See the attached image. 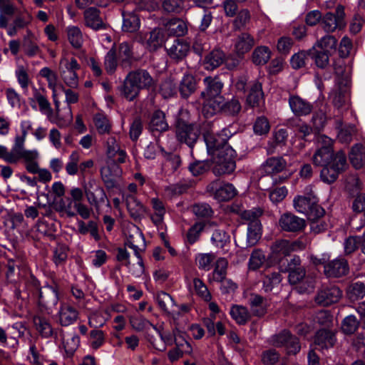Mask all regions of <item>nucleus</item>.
Wrapping results in <instances>:
<instances>
[{
  "label": "nucleus",
  "mask_w": 365,
  "mask_h": 365,
  "mask_svg": "<svg viewBox=\"0 0 365 365\" xmlns=\"http://www.w3.org/2000/svg\"><path fill=\"white\" fill-rule=\"evenodd\" d=\"M129 230L130 233L128 235L125 245L133 250L135 255L138 258L137 264L138 267L136 270H132L130 267V254L124 248H118L116 259L129 267L133 274L136 277H139L144 272V265L140 253L145 247V238L138 227L131 225L129 226Z\"/></svg>",
  "instance_id": "f257e3e1"
},
{
  "label": "nucleus",
  "mask_w": 365,
  "mask_h": 365,
  "mask_svg": "<svg viewBox=\"0 0 365 365\" xmlns=\"http://www.w3.org/2000/svg\"><path fill=\"white\" fill-rule=\"evenodd\" d=\"M156 86V81L152 75L143 68L130 71L124 79L121 89L122 94L128 101H134L141 90H153Z\"/></svg>",
  "instance_id": "f03ea898"
},
{
  "label": "nucleus",
  "mask_w": 365,
  "mask_h": 365,
  "mask_svg": "<svg viewBox=\"0 0 365 365\" xmlns=\"http://www.w3.org/2000/svg\"><path fill=\"white\" fill-rule=\"evenodd\" d=\"M236 152L230 145H225L212 155V172L217 176L232 173L236 168Z\"/></svg>",
  "instance_id": "7ed1b4c3"
},
{
  "label": "nucleus",
  "mask_w": 365,
  "mask_h": 365,
  "mask_svg": "<svg viewBox=\"0 0 365 365\" xmlns=\"http://www.w3.org/2000/svg\"><path fill=\"white\" fill-rule=\"evenodd\" d=\"M81 185L88 202L96 210H98L106 202L108 206H110L104 189L96 180L90 178L88 181H83Z\"/></svg>",
  "instance_id": "20e7f679"
},
{
  "label": "nucleus",
  "mask_w": 365,
  "mask_h": 365,
  "mask_svg": "<svg viewBox=\"0 0 365 365\" xmlns=\"http://www.w3.org/2000/svg\"><path fill=\"white\" fill-rule=\"evenodd\" d=\"M34 286L38 289V305L41 309L52 310L58 304V287L56 283L46 284L38 287V282L34 280Z\"/></svg>",
  "instance_id": "39448f33"
},
{
  "label": "nucleus",
  "mask_w": 365,
  "mask_h": 365,
  "mask_svg": "<svg viewBox=\"0 0 365 365\" xmlns=\"http://www.w3.org/2000/svg\"><path fill=\"white\" fill-rule=\"evenodd\" d=\"M80 69V65L76 58L69 59L63 56L59 62L58 71L61 79L70 88H76L78 86V76L76 71Z\"/></svg>",
  "instance_id": "423d86ee"
},
{
  "label": "nucleus",
  "mask_w": 365,
  "mask_h": 365,
  "mask_svg": "<svg viewBox=\"0 0 365 365\" xmlns=\"http://www.w3.org/2000/svg\"><path fill=\"white\" fill-rule=\"evenodd\" d=\"M270 343L276 347H285L289 354H296L301 349L299 339L287 329L273 335L270 339Z\"/></svg>",
  "instance_id": "0eeeda50"
},
{
  "label": "nucleus",
  "mask_w": 365,
  "mask_h": 365,
  "mask_svg": "<svg viewBox=\"0 0 365 365\" xmlns=\"http://www.w3.org/2000/svg\"><path fill=\"white\" fill-rule=\"evenodd\" d=\"M344 7L342 5H338L336 8L335 14L327 12L322 19L321 24L323 29L331 33L336 29H341L346 26Z\"/></svg>",
  "instance_id": "6e6552de"
},
{
  "label": "nucleus",
  "mask_w": 365,
  "mask_h": 365,
  "mask_svg": "<svg viewBox=\"0 0 365 365\" xmlns=\"http://www.w3.org/2000/svg\"><path fill=\"white\" fill-rule=\"evenodd\" d=\"M207 191L220 202L228 201L237 194V190L232 184L225 183L220 180L211 182L207 186Z\"/></svg>",
  "instance_id": "1a4fd4ad"
},
{
  "label": "nucleus",
  "mask_w": 365,
  "mask_h": 365,
  "mask_svg": "<svg viewBox=\"0 0 365 365\" xmlns=\"http://www.w3.org/2000/svg\"><path fill=\"white\" fill-rule=\"evenodd\" d=\"M178 140L192 148L199 137V130L193 125L183 120H178L176 126Z\"/></svg>",
  "instance_id": "9d476101"
},
{
  "label": "nucleus",
  "mask_w": 365,
  "mask_h": 365,
  "mask_svg": "<svg viewBox=\"0 0 365 365\" xmlns=\"http://www.w3.org/2000/svg\"><path fill=\"white\" fill-rule=\"evenodd\" d=\"M123 197L130 217L135 221L140 220L147 212L146 207L137 198L135 195L124 194Z\"/></svg>",
  "instance_id": "9b49d317"
},
{
  "label": "nucleus",
  "mask_w": 365,
  "mask_h": 365,
  "mask_svg": "<svg viewBox=\"0 0 365 365\" xmlns=\"http://www.w3.org/2000/svg\"><path fill=\"white\" fill-rule=\"evenodd\" d=\"M279 227L285 232H296L301 231L306 226L305 220L291 212L282 214L279 220Z\"/></svg>",
  "instance_id": "f8f14e48"
},
{
  "label": "nucleus",
  "mask_w": 365,
  "mask_h": 365,
  "mask_svg": "<svg viewBox=\"0 0 365 365\" xmlns=\"http://www.w3.org/2000/svg\"><path fill=\"white\" fill-rule=\"evenodd\" d=\"M349 264L344 258H336L327 262L324 267V273L327 277H341L349 273Z\"/></svg>",
  "instance_id": "ddd939ff"
},
{
  "label": "nucleus",
  "mask_w": 365,
  "mask_h": 365,
  "mask_svg": "<svg viewBox=\"0 0 365 365\" xmlns=\"http://www.w3.org/2000/svg\"><path fill=\"white\" fill-rule=\"evenodd\" d=\"M255 45V38L247 32H242L235 38L234 51L237 57L243 58L245 54L250 52Z\"/></svg>",
  "instance_id": "4468645a"
},
{
  "label": "nucleus",
  "mask_w": 365,
  "mask_h": 365,
  "mask_svg": "<svg viewBox=\"0 0 365 365\" xmlns=\"http://www.w3.org/2000/svg\"><path fill=\"white\" fill-rule=\"evenodd\" d=\"M122 170L115 163H110L101 169V175L106 187L113 189L117 185V180L121 176Z\"/></svg>",
  "instance_id": "2eb2a0df"
},
{
  "label": "nucleus",
  "mask_w": 365,
  "mask_h": 365,
  "mask_svg": "<svg viewBox=\"0 0 365 365\" xmlns=\"http://www.w3.org/2000/svg\"><path fill=\"white\" fill-rule=\"evenodd\" d=\"M342 296L340 289L336 286L321 289L315 297L316 302L322 306H329L337 302Z\"/></svg>",
  "instance_id": "dca6fc26"
},
{
  "label": "nucleus",
  "mask_w": 365,
  "mask_h": 365,
  "mask_svg": "<svg viewBox=\"0 0 365 365\" xmlns=\"http://www.w3.org/2000/svg\"><path fill=\"white\" fill-rule=\"evenodd\" d=\"M144 38L145 40H143L140 37L139 41L145 45L149 51H157L163 46L165 41L164 31L159 28L154 29L146 34Z\"/></svg>",
  "instance_id": "f3484780"
},
{
  "label": "nucleus",
  "mask_w": 365,
  "mask_h": 365,
  "mask_svg": "<svg viewBox=\"0 0 365 365\" xmlns=\"http://www.w3.org/2000/svg\"><path fill=\"white\" fill-rule=\"evenodd\" d=\"M289 105L294 115L301 117L310 114L313 109L312 104L299 96H290Z\"/></svg>",
  "instance_id": "a211bd4d"
},
{
  "label": "nucleus",
  "mask_w": 365,
  "mask_h": 365,
  "mask_svg": "<svg viewBox=\"0 0 365 365\" xmlns=\"http://www.w3.org/2000/svg\"><path fill=\"white\" fill-rule=\"evenodd\" d=\"M85 25L93 30L98 31L106 29V24L100 16V10L96 7H89L83 13Z\"/></svg>",
  "instance_id": "6ab92c4d"
},
{
  "label": "nucleus",
  "mask_w": 365,
  "mask_h": 365,
  "mask_svg": "<svg viewBox=\"0 0 365 365\" xmlns=\"http://www.w3.org/2000/svg\"><path fill=\"white\" fill-rule=\"evenodd\" d=\"M58 321L61 326H68L73 324L78 317V312L68 303L61 304L58 312Z\"/></svg>",
  "instance_id": "aec40b11"
},
{
  "label": "nucleus",
  "mask_w": 365,
  "mask_h": 365,
  "mask_svg": "<svg viewBox=\"0 0 365 365\" xmlns=\"http://www.w3.org/2000/svg\"><path fill=\"white\" fill-rule=\"evenodd\" d=\"M16 160L15 163H17L20 160H22L26 170L29 173L36 172V168L38 165V160L39 153L36 150H25L17 155H15Z\"/></svg>",
  "instance_id": "412c9836"
},
{
  "label": "nucleus",
  "mask_w": 365,
  "mask_h": 365,
  "mask_svg": "<svg viewBox=\"0 0 365 365\" xmlns=\"http://www.w3.org/2000/svg\"><path fill=\"white\" fill-rule=\"evenodd\" d=\"M336 341L334 333L325 329L317 331L314 336L315 344L322 350L333 347Z\"/></svg>",
  "instance_id": "4be33fe9"
},
{
  "label": "nucleus",
  "mask_w": 365,
  "mask_h": 365,
  "mask_svg": "<svg viewBox=\"0 0 365 365\" xmlns=\"http://www.w3.org/2000/svg\"><path fill=\"white\" fill-rule=\"evenodd\" d=\"M205 86V91L201 93L202 96L217 97L222 96L221 91L223 83L217 76H207L203 80Z\"/></svg>",
  "instance_id": "5701e85b"
},
{
  "label": "nucleus",
  "mask_w": 365,
  "mask_h": 365,
  "mask_svg": "<svg viewBox=\"0 0 365 365\" xmlns=\"http://www.w3.org/2000/svg\"><path fill=\"white\" fill-rule=\"evenodd\" d=\"M203 102L202 113L206 118H210L223 108L222 97L202 96Z\"/></svg>",
  "instance_id": "b1692460"
},
{
  "label": "nucleus",
  "mask_w": 365,
  "mask_h": 365,
  "mask_svg": "<svg viewBox=\"0 0 365 365\" xmlns=\"http://www.w3.org/2000/svg\"><path fill=\"white\" fill-rule=\"evenodd\" d=\"M169 56L175 60L180 61L184 58L190 51V45L186 41L175 39L173 44L167 48Z\"/></svg>",
  "instance_id": "393cba45"
},
{
  "label": "nucleus",
  "mask_w": 365,
  "mask_h": 365,
  "mask_svg": "<svg viewBox=\"0 0 365 365\" xmlns=\"http://www.w3.org/2000/svg\"><path fill=\"white\" fill-rule=\"evenodd\" d=\"M204 140L207 146V153L212 155L221 150L225 145H229L226 140L220 135H215L212 133H207L204 135Z\"/></svg>",
  "instance_id": "a878e982"
},
{
  "label": "nucleus",
  "mask_w": 365,
  "mask_h": 365,
  "mask_svg": "<svg viewBox=\"0 0 365 365\" xmlns=\"http://www.w3.org/2000/svg\"><path fill=\"white\" fill-rule=\"evenodd\" d=\"M286 166L287 162L283 158L272 157L263 163L262 169L266 174L274 175L284 170Z\"/></svg>",
  "instance_id": "bb28decb"
},
{
  "label": "nucleus",
  "mask_w": 365,
  "mask_h": 365,
  "mask_svg": "<svg viewBox=\"0 0 365 365\" xmlns=\"http://www.w3.org/2000/svg\"><path fill=\"white\" fill-rule=\"evenodd\" d=\"M249 303L252 314L257 317H262L267 313V301L257 294H251Z\"/></svg>",
  "instance_id": "cd10ccee"
},
{
  "label": "nucleus",
  "mask_w": 365,
  "mask_h": 365,
  "mask_svg": "<svg viewBox=\"0 0 365 365\" xmlns=\"http://www.w3.org/2000/svg\"><path fill=\"white\" fill-rule=\"evenodd\" d=\"M197 82L195 77L191 74H185L179 84L180 96L187 98L196 90Z\"/></svg>",
  "instance_id": "c85d7f7f"
},
{
  "label": "nucleus",
  "mask_w": 365,
  "mask_h": 365,
  "mask_svg": "<svg viewBox=\"0 0 365 365\" xmlns=\"http://www.w3.org/2000/svg\"><path fill=\"white\" fill-rule=\"evenodd\" d=\"M316 197L313 195H309L308 196L298 195L294 197L293 202L295 210L300 213L305 214L310 212L312 206H313Z\"/></svg>",
  "instance_id": "c756f323"
},
{
  "label": "nucleus",
  "mask_w": 365,
  "mask_h": 365,
  "mask_svg": "<svg viewBox=\"0 0 365 365\" xmlns=\"http://www.w3.org/2000/svg\"><path fill=\"white\" fill-rule=\"evenodd\" d=\"M225 61V53L220 49H214L204 59L205 68L212 71Z\"/></svg>",
  "instance_id": "7c9ffc66"
},
{
  "label": "nucleus",
  "mask_w": 365,
  "mask_h": 365,
  "mask_svg": "<svg viewBox=\"0 0 365 365\" xmlns=\"http://www.w3.org/2000/svg\"><path fill=\"white\" fill-rule=\"evenodd\" d=\"M118 57L120 66H130L134 58L132 46L127 42L121 43L118 46Z\"/></svg>",
  "instance_id": "2f4dec72"
},
{
  "label": "nucleus",
  "mask_w": 365,
  "mask_h": 365,
  "mask_svg": "<svg viewBox=\"0 0 365 365\" xmlns=\"http://www.w3.org/2000/svg\"><path fill=\"white\" fill-rule=\"evenodd\" d=\"M150 203L153 210V214L151 215L150 219L156 226H160L163 222L164 216L166 212L165 205L163 202L158 198H152Z\"/></svg>",
  "instance_id": "473e14b6"
},
{
  "label": "nucleus",
  "mask_w": 365,
  "mask_h": 365,
  "mask_svg": "<svg viewBox=\"0 0 365 365\" xmlns=\"http://www.w3.org/2000/svg\"><path fill=\"white\" fill-rule=\"evenodd\" d=\"M349 159L356 169L361 168L365 165V148L361 144H356L351 148Z\"/></svg>",
  "instance_id": "72a5a7b5"
},
{
  "label": "nucleus",
  "mask_w": 365,
  "mask_h": 365,
  "mask_svg": "<svg viewBox=\"0 0 365 365\" xmlns=\"http://www.w3.org/2000/svg\"><path fill=\"white\" fill-rule=\"evenodd\" d=\"M261 224L259 221L250 222L247 227L246 247H252L261 238Z\"/></svg>",
  "instance_id": "f704fd0d"
},
{
  "label": "nucleus",
  "mask_w": 365,
  "mask_h": 365,
  "mask_svg": "<svg viewBox=\"0 0 365 365\" xmlns=\"http://www.w3.org/2000/svg\"><path fill=\"white\" fill-rule=\"evenodd\" d=\"M262 99L263 92L261 83L258 81H253L250 86V93L247 98V103L252 107H255L259 105Z\"/></svg>",
  "instance_id": "c9c22d12"
},
{
  "label": "nucleus",
  "mask_w": 365,
  "mask_h": 365,
  "mask_svg": "<svg viewBox=\"0 0 365 365\" xmlns=\"http://www.w3.org/2000/svg\"><path fill=\"white\" fill-rule=\"evenodd\" d=\"M153 328L158 333L161 342L160 344L158 343L156 339H153V336H148V340L155 349L160 351H165L167 346H171L173 344V340L172 335L169 333L163 334L156 326H153Z\"/></svg>",
  "instance_id": "e433bc0d"
},
{
  "label": "nucleus",
  "mask_w": 365,
  "mask_h": 365,
  "mask_svg": "<svg viewBox=\"0 0 365 365\" xmlns=\"http://www.w3.org/2000/svg\"><path fill=\"white\" fill-rule=\"evenodd\" d=\"M156 302L159 307L166 313L174 312L173 307L175 303L173 297L165 292H160L155 296Z\"/></svg>",
  "instance_id": "4c0bfd02"
},
{
  "label": "nucleus",
  "mask_w": 365,
  "mask_h": 365,
  "mask_svg": "<svg viewBox=\"0 0 365 365\" xmlns=\"http://www.w3.org/2000/svg\"><path fill=\"white\" fill-rule=\"evenodd\" d=\"M150 128L152 131L163 132L168 128V124L165 119V113L161 110H156L153 113L150 122Z\"/></svg>",
  "instance_id": "58836bf2"
},
{
  "label": "nucleus",
  "mask_w": 365,
  "mask_h": 365,
  "mask_svg": "<svg viewBox=\"0 0 365 365\" xmlns=\"http://www.w3.org/2000/svg\"><path fill=\"white\" fill-rule=\"evenodd\" d=\"M271 250L273 257L279 258L287 256L292 252L290 242L287 240H277L272 245Z\"/></svg>",
  "instance_id": "ea45409f"
},
{
  "label": "nucleus",
  "mask_w": 365,
  "mask_h": 365,
  "mask_svg": "<svg viewBox=\"0 0 365 365\" xmlns=\"http://www.w3.org/2000/svg\"><path fill=\"white\" fill-rule=\"evenodd\" d=\"M230 314L232 319L239 324H245L250 319V313L248 309L243 306L233 305Z\"/></svg>",
  "instance_id": "a19ab883"
},
{
  "label": "nucleus",
  "mask_w": 365,
  "mask_h": 365,
  "mask_svg": "<svg viewBox=\"0 0 365 365\" xmlns=\"http://www.w3.org/2000/svg\"><path fill=\"white\" fill-rule=\"evenodd\" d=\"M33 321L36 330L42 337L48 338L51 336L53 329L48 319L43 317L36 316Z\"/></svg>",
  "instance_id": "79ce46f5"
},
{
  "label": "nucleus",
  "mask_w": 365,
  "mask_h": 365,
  "mask_svg": "<svg viewBox=\"0 0 365 365\" xmlns=\"http://www.w3.org/2000/svg\"><path fill=\"white\" fill-rule=\"evenodd\" d=\"M216 259L214 253H198L195 256V263L197 267L204 271H209L212 267V264Z\"/></svg>",
  "instance_id": "37998d69"
},
{
  "label": "nucleus",
  "mask_w": 365,
  "mask_h": 365,
  "mask_svg": "<svg viewBox=\"0 0 365 365\" xmlns=\"http://www.w3.org/2000/svg\"><path fill=\"white\" fill-rule=\"evenodd\" d=\"M333 150L318 148L313 155V163L317 166H324L329 164L333 157Z\"/></svg>",
  "instance_id": "c03bdc74"
},
{
  "label": "nucleus",
  "mask_w": 365,
  "mask_h": 365,
  "mask_svg": "<svg viewBox=\"0 0 365 365\" xmlns=\"http://www.w3.org/2000/svg\"><path fill=\"white\" fill-rule=\"evenodd\" d=\"M337 40L333 36L327 35L318 40L314 46L312 47V50L319 48L320 50L324 51L331 53V51H334L336 48Z\"/></svg>",
  "instance_id": "a18cd8bd"
},
{
  "label": "nucleus",
  "mask_w": 365,
  "mask_h": 365,
  "mask_svg": "<svg viewBox=\"0 0 365 365\" xmlns=\"http://www.w3.org/2000/svg\"><path fill=\"white\" fill-rule=\"evenodd\" d=\"M123 30L127 32H135L140 27V19L133 13H123Z\"/></svg>",
  "instance_id": "49530a36"
},
{
  "label": "nucleus",
  "mask_w": 365,
  "mask_h": 365,
  "mask_svg": "<svg viewBox=\"0 0 365 365\" xmlns=\"http://www.w3.org/2000/svg\"><path fill=\"white\" fill-rule=\"evenodd\" d=\"M346 295L351 302L364 298L365 296V284L359 282L351 284L347 288Z\"/></svg>",
  "instance_id": "de8ad7c7"
},
{
  "label": "nucleus",
  "mask_w": 365,
  "mask_h": 365,
  "mask_svg": "<svg viewBox=\"0 0 365 365\" xmlns=\"http://www.w3.org/2000/svg\"><path fill=\"white\" fill-rule=\"evenodd\" d=\"M40 75L47 80L48 86L53 91L54 103L56 107H58L59 102L57 100H56V86L57 84L56 73L54 71H53L51 68L48 67H44L41 69Z\"/></svg>",
  "instance_id": "09e8293b"
},
{
  "label": "nucleus",
  "mask_w": 365,
  "mask_h": 365,
  "mask_svg": "<svg viewBox=\"0 0 365 365\" xmlns=\"http://www.w3.org/2000/svg\"><path fill=\"white\" fill-rule=\"evenodd\" d=\"M271 52L267 46L257 47L252 55V62L255 65H264L269 60Z\"/></svg>",
  "instance_id": "8fccbe9b"
},
{
  "label": "nucleus",
  "mask_w": 365,
  "mask_h": 365,
  "mask_svg": "<svg viewBox=\"0 0 365 365\" xmlns=\"http://www.w3.org/2000/svg\"><path fill=\"white\" fill-rule=\"evenodd\" d=\"M67 36L70 43L75 48L81 47L83 37L81 29L78 26H72L67 28Z\"/></svg>",
  "instance_id": "3c124183"
},
{
  "label": "nucleus",
  "mask_w": 365,
  "mask_h": 365,
  "mask_svg": "<svg viewBox=\"0 0 365 365\" xmlns=\"http://www.w3.org/2000/svg\"><path fill=\"white\" fill-rule=\"evenodd\" d=\"M266 256L264 253L259 249L254 250L251 253L248 267L250 270H257L259 269L265 262Z\"/></svg>",
  "instance_id": "603ef678"
},
{
  "label": "nucleus",
  "mask_w": 365,
  "mask_h": 365,
  "mask_svg": "<svg viewBox=\"0 0 365 365\" xmlns=\"http://www.w3.org/2000/svg\"><path fill=\"white\" fill-rule=\"evenodd\" d=\"M211 240L216 247L224 249L230 243V237L224 230L217 228L214 230Z\"/></svg>",
  "instance_id": "864d4df0"
},
{
  "label": "nucleus",
  "mask_w": 365,
  "mask_h": 365,
  "mask_svg": "<svg viewBox=\"0 0 365 365\" xmlns=\"http://www.w3.org/2000/svg\"><path fill=\"white\" fill-rule=\"evenodd\" d=\"M104 66L107 73H113L118 66L116 49L113 46L106 53L104 59Z\"/></svg>",
  "instance_id": "5fc2aeb1"
},
{
  "label": "nucleus",
  "mask_w": 365,
  "mask_h": 365,
  "mask_svg": "<svg viewBox=\"0 0 365 365\" xmlns=\"http://www.w3.org/2000/svg\"><path fill=\"white\" fill-rule=\"evenodd\" d=\"M228 262L225 258H219L215 263V269L212 272V279L215 282L222 281L226 278Z\"/></svg>",
  "instance_id": "6e6d98bb"
},
{
  "label": "nucleus",
  "mask_w": 365,
  "mask_h": 365,
  "mask_svg": "<svg viewBox=\"0 0 365 365\" xmlns=\"http://www.w3.org/2000/svg\"><path fill=\"white\" fill-rule=\"evenodd\" d=\"M68 247L62 244H58L53 250V261L56 266L63 265L68 258Z\"/></svg>",
  "instance_id": "4d7b16f0"
},
{
  "label": "nucleus",
  "mask_w": 365,
  "mask_h": 365,
  "mask_svg": "<svg viewBox=\"0 0 365 365\" xmlns=\"http://www.w3.org/2000/svg\"><path fill=\"white\" fill-rule=\"evenodd\" d=\"M63 339L66 351L70 354H73L77 349L80 344V338L75 332L66 334Z\"/></svg>",
  "instance_id": "13d9d810"
},
{
  "label": "nucleus",
  "mask_w": 365,
  "mask_h": 365,
  "mask_svg": "<svg viewBox=\"0 0 365 365\" xmlns=\"http://www.w3.org/2000/svg\"><path fill=\"white\" fill-rule=\"evenodd\" d=\"M80 158V154L77 151H73L69 155L68 161L65 168L69 175H75L79 172Z\"/></svg>",
  "instance_id": "bf43d9fd"
},
{
  "label": "nucleus",
  "mask_w": 365,
  "mask_h": 365,
  "mask_svg": "<svg viewBox=\"0 0 365 365\" xmlns=\"http://www.w3.org/2000/svg\"><path fill=\"white\" fill-rule=\"evenodd\" d=\"M192 212L199 218H210L213 215V210L207 203H197L192 206Z\"/></svg>",
  "instance_id": "052dcab7"
},
{
  "label": "nucleus",
  "mask_w": 365,
  "mask_h": 365,
  "mask_svg": "<svg viewBox=\"0 0 365 365\" xmlns=\"http://www.w3.org/2000/svg\"><path fill=\"white\" fill-rule=\"evenodd\" d=\"M359 322L356 317L353 315H349L346 317L341 323V329L344 333L346 334H351L354 333L358 329Z\"/></svg>",
  "instance_id": "680f3d73"
},
{
  "label": "nucleus",
  "mask_w": 365,
  "mask_h": 365,
  "mask_svg": "<svg viewBox=\"0 0 365 365\" xmlns=\"http://www.w3.org/2000/svg\"><path fill=\"white\" fill-rule=\"evenodd\" d=\"M282 280L281 274L279 272H272L265 275L263 279V289L268 292L278 285Z\"/></svg>",
  "instance_id": "e2e57ef3"
},
{
  "label": "nucleus",
  "mask_w": 365,
  "mask_h": 365,
  "mask_svg": "<svg viewBox=\"0 0 365 365\" xmlns=\"http://www.w3.org/2000/svg\"><path fill=\"white\" fill-rule=\"evenodd\" d=\"M270 130V125L268 119L264 116L258 117L254 123L253 130L256 135H266Z\"/></svg>",
  "instance_id": "0e129e2a"
},
{
  "label": "nucleus",
  "mask_w": 365,
  "mask_h": 365,
  "mask_svg": "<svg viewBox=\"0 0 365 365\" xmlns=\"http://www.w3.org/2000/svg\"><path fill=\"white\" fill-rule=\"evenodd\" d=\"M94 124L99 134L108 133L110 130V123L103 114L98 113L95 115Z\"/></svg>",
  "instance_id": "69168bd1"
},
{
  "label": "nucleus",
  "mask_w": 365,
  "mask_h": 365,
  "mask_svg": "<svg viewBox=\"0 0 365 365\" xmlns=\"http://www.w3.org/2000/svg\"><path fill=\"white\" fill-rule=\"evenodd\" d=\"M210 168V163L208 160H195L189 165V170L194 176L204 174Z\"/></svg>",
  "instance_id": "338daca9"
},
{
  "label": "nucleus",
  "mask_w": 365,
  "mask_h": 365,
  "mask_svg": "<svg viewBox=\"0 0 365 365\" xmlns=\"http://www.w3.org/2000/svg\"><path fill=\"white\" fill-rule=\"evenodd\" d=\"M279 358L280 354L274 349L265 350L262 353V362L264 365H275Z\"/></svg>",
  "instance_id": "774afa93"
}]
</instances>
